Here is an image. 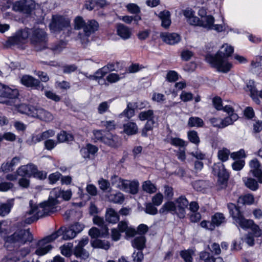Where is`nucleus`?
<instances>
[{"label": "nucleus", "mask_w": 262, "mask_h": 262, "mask_svg": "<svg viewBox=\"0 0 262 262\" xmlns=\"http://www.w3.org/2000/svg\"><path fill=\"white\" fill-rule=\"evenodd\" d=\"M233 48L228 44L223 45L215 55L207 54L205 60L219 72L228 73L232 68V64L228 60L233 53Z\"/></svg>", "instance_id": "nucleus-1"}, {"label": "nucleus", "mask_w": 262, "mask_h": 262, "mask_svg": "<svg viewBox=\"0 0 262 262\" xmlns=\"http://www.w3.org/2000/svg\"><path fill=\"white\" fill-rule=\"evenodd\" d=\"M56 204L57 202L55 200L50 199L36 207L31 206L30 210L25 215V220L17 222L16 226L17 228L25 227L26 224H31L40 217L50 215L56 211Z\"/></svg>", "instance_id": "nucleus-2"}, {"label": "nucleus", "mask_w": 262, "mask_h": 262, "mask_svg": "<svg viewBox=\"0 0 262 262\" xmlns=\"http://www.w3.org/2000/svg\"><path fill=\"white\" fill-rule=\"evenodd\" d=\"M227 207L233 223L236 226H239L243 229L249 228L253 231L255 236H261V231L259 227L252 220L246 219L239 207L233 203H229Z\"/></svg>", "instance_id": "nucleus-3"}, {"label": "nucleus", "mask_w": 262, "mask_h": 262, "mask_svg": "<svg viewBox=\"0 0 262 262\" xmlns=\"http://www.w3.org/2000/svg\"><path fill=\"white\" fill-rule=\"evenodd\" d=\"M14 224V227L17 230L12 234L8 236L5 238V246L7 248L10 246L18 248L20 246L25 244L27 242H31L33 240V235L30 232L29 229H22L21 227L17 228Z\"/></svg>", "instance_id": "nucleus-4"}, {"label": "nucleus", "mask_w": 262, "mask_h": 262, "mask_svg": "<svg viewBox=\"0 0 262 262\" xmlns=\"http://www.w3.org/2000/svg\"><path fill=\"white\" fill-rule=\"evenodd\" d=\"M30 41L35 51H41L46 50L48 42V34L43 29H34L32 32Z\"/></svg>", "instance_id": "nucleus-5"}, {"label": "nucleus", "mask_w": 262, "mask_h": 262, "mask_svg": "<svg viewBox=\"0 0 262 262\" xmlns=\"http://www.w3.org/2000/svg\"><path fill=\"white\" fill-rule=\"evenodd\" d=\"M19 176L33 177L39 180H44L47 178V173L45 171H39L37 167L33 164H28L19 167L17 170Z\"/></svg>", "instance_id": "nucleus-6"}, {"label": "nucleus", "mask_w": 262, "mask_h": 262, "mask_svg": "<svg viewBox=\"0 0 262 262\" xmlns=\"http://www.w3.org/2000/svg\"><path fill=\"white\" fill-rule=\"evenodd\" d=\"M18 95L17 89H11L0 83V103L12 106Z\"/></svg>", "instance_id": "nucleus-7"}, {"label": "nucleus", "mask_w": 262, "mask_h": 262, "mask_svg": "<svg viewBox=\"0 0 262 262\" xmlns=\"http://www.w3.org/2000/svg\"><path fill=\"white\" fill-rule=\"evenodd\" d=\"M59 233H61L60 230L39 241L36 245L35 253L38 256H42L48 253L52 248L49 243L56 239L59 236Z\"/></svg>", "instance_id": "nucleus-8"}, {"label": "nucleus", "mask_w": 262, "mask_h": 262, "mask_svg": "<svg viewBox=\"0 0 262 262\" xmlns=\"http://www.w3.org/2000/svg\"><path fill=\"white\" fill-rule=\"evenodd\" d=\"M70 26V20L69 18L59 15L52 16L50 24V28L53 32H60Z\"/></svg>", "instance_id": "nucleus-9"}, {"label": "nucleus", "mask_w": 262, "mask_h": 262, "mask_svg": "<svg viewBox=\"0 0 262 262\" xmlns=\"http://www.w3.org/2000/svg\"><path fill=\"white\" fill-rule=\"evenodd\" d=\"M34 7V2L33 0H21L13 4L12 10L15 12L30 14Z\"/></svg>", "instance_id": "nucleus-10"}, {"label": "nucleus", "mask_w": 262, "mask_h": 262, "mask_svg": "<svg viewBox=\"0 0 262 262\" xmlns=\"http://www.w3.org/2000/svg\"><path fill=\"white\" fill-rule=\"evenodd\" d=\"M99 28L98 23L94 19L88 20L84 28V35L79 34V38L82 44L89 42V37Z\"/></svg>", "instance_id": "nucleus-11"}, {"label": "nucleus", "mask_w": 262, "mask_h": 262, "mask_svg": "<svg viewBox=\"0 0 262 262\" xmlns=\"http://www.w3.org/2000/svg\"><path fill=\"white\" fill-rule=\"evenodd\" d=\"M29 36V32L27 30H20L17 31L15 34L10 37L6 41V46L11 47L24 43L27 40Z\"/></svg>", "instance_id": "nucleus-12"}, {"label": "nucleus", "mask_w": 262, "mask_h": 262, "mask_svg": "<svg viewBox=\"0 0 262 262\" xmlns=\"http://www.w3.org/2000/svg\"><path fill=\"white\" fill-rule=\"evenodd\" d=\"M213 172L214 174L218 176V181L222 185L226 184L229 174L225 169L224 165L222 163H218L214 164L212 168Z\"/></svg>", "instance_id": "nucleus-13"}, {"label": "nucleus", "mask_w": 262, "mask_h": 262, "mask_svg": "<svg viewBox=\"0 0 262 262\" xmlns=\"http://www.w3.org/2000/svg\"><path fill=\"white\" fill-rule=\"evenodd\" d=\"M20 81L23 85L27 87H30L41 91H42L44 89L43 85L40 83L38 79L30 75H24L21 77Z\"/></svg>", "instance_id": "nucleus-14"}, {"label": "nucleus", "mask_w": 262, "mask_h": 262, "mask_svg": "<svg viewBox=\"0 0 262 262\" xmlns=\"http://www.w3.org/2000/svg\"><path fill=\"white\" fill-rule=\"evenodd\" d=\"M177 203V215L180 218L183 219L185 216V209L188 205V201L187 199L183 195L178 198L176 201Z\"/></svg>", "instance_id": "nucleus-15"}, {"label": "nucleus", "mask_w": 262, "mask_h": 262, "mask_svg": "<svg viewBox=\"0 0 262 262\" xmlns=\"http://www.w3.org/2000/svg\"><path fill=\"white\" fill-rule=\"evenodd\" d=\"M33 110L34 111V114L33 115V117H36L41 120L46 122H50L54 118L53 115L51 113L41 107L35 106V109H33Z\"/></svg>", "instance_id": "nucleus-16"}, {"label": "nucleus", "mask_w": 262, "mask_h": 262, "mask_svg": "<svg viewBox=\"0 0 262 262\" xmlns=\"http://www.w3.org/2000/svg\"><path fill=\"white\" fill-rule=\"evenodd\" d=\"M66 42L62 40L50 43L48 42L46 49L51 51L54 54H58L66 48Z\"/></svg>", "instance_id": "nucleus-17"}, {"label": "nucleus", "mask_w": 262, "mask_h": 262, "mask_svg": "<svg viewBox=\"0 0 262 262\" xmlns=\"http://www.w3.org/2000/svg\"><path fill=\"white\" fill-rule=\"evenodd\" d=\"M164 42L169 45H174L180 40V36L177 33H162L160 34Z\"/></svg>", "instance_id": "nucleus-18"}, {"label": "nucleus", "mask_w": 262, "mask_h": 262, "mask_svg": "<svg viewBox=\"0 0 262 262\" xmlns=\"http://www.w3.org/2000/svg\"><path fill=\"white\" fill-rule=\"evenodd\" d=\"M89 234L93 238L97 239L99 237H104L108 235V229L107 227H104L103 229L92 227L90 229Z\"/></svg>", "instance_id": "nucleus-19"}, {"label": "nucleus", "mask_w": 262, "mask_h": 262, "mask_svg": "<svg viewBox=\"0 0 262 262\" xmlns=\"http://www.w3.org/2000/svg\"><path fill=\"white\" fill-rule=\"evenodd\" d=\"M18 98H16V100L15 101L13 105L16 106L17 110L18 112L21 114H26L28 116L33 117V115L34 114V111L33 109H35V106H31L30 105H27L26 104H20L19 105H16L15 103L16 101H17Z\"/></svg>", "instance_id": "nucleus-20"}, {"label": "nucleus", "mask_w": 262, "mask_h": 262, "mask_svg": "<svg viewBox=\"0 0 262 262\" xmlns=\"http://www.w3.org/2000/svg\"><path fill=\"white\" fill-rule=\"evenodd\" d=\"M117 34L122 39L126 40L130 37L132 31L128 27L119 24L117 26Z\"/></svg>", "instance_id": "nucleus-21"}, {"label": "nucleus", "mask_w": 262, "mask_h": 262, "mask_svg": "<svg viewBox=\"0 0 262 262\" xmlns=\"http://www.w3.org/2000/svg\"><path fill=\"white\" fill-rule=\"evenodd\" d=\"M107 200L110 202L115 204H122L124 201V196L123 194L120 192L116 193L109 192L105 195Z\"/></svg>", "instance_id": "nucleus-22"}, {"label": "nucleus", "mask_w": 262, "mask_h": 262, "mask_svg": "<svg viewBox=\"0 0 262 262\" xmlns=\"http://www.w3.org/2000/svg\"><path fill=\"white\" fill-rule=\"evenodd\" d=\"M158 17L162 21L161 26L165 29L169 28L171 23L170 12L167 10L161 11Z\"/></svg>", "instance_id": "nucleus-23"}, {"label": "nucleus", "mask_w": 262, "mask_h": 262, "mask_svg": "<svg viewBox=\"0 0 262 262\" xmlns=\"http://www.w3.org/2000/svg\"><path fill=\"white\" fill-rule=\"evenodd\" d=\"M126 185L124 186L123 191L129 192L130 193L135 194L138 192L139 183L137 181H129L127 180Z\"/></svg>", "instance_id": "nucleus-24"}, {"label": "nucleus", "mask_w": 262, "mask_h": 262, "mask_svg": "<svg viewBox=\"0 0 262 262\" xmlns=\"http://www.w3.org/2000/svg\"><path fill=\"white\" fill-rule=\"evenodd\" d=\"M112 185L121 190H123L124 186L126 185L127 180L123 179L116 174H114L110 178Z\"/></svg>", "instance_id": "nucleus-25"}, {"label": "nucleus", "mask_w": 262, "mask_h": 262, "mask_svg": "<svg viewBox=\"0 0 262 262\" xmlns=\"http://www.w3.org/2000/svg\"><path fill=\"white\" fill-rule=\"evenodd\" d=\"M214 23V18L211 15L202 16L200 21V27H202L207 30L213 29V24Z\"/></svg>", "instance_id": "nucleus-26"}, {"label": "nucleus", "mask_w": 262, "mask_h": 262, "mask_svg": "<svg viewBox=\"0 0 262 262\" xmlns=\"http://www.w3.org/2000/svg\"><path fill=\"white\" fill-rule=\"evenodd\" d=\"M105 220L109 223L115 224L119 220L118 213L113 208H108L105 213Z\"/></svg>", "instance_id": "nucleus-27"}, {"label": "nucleus", "mask_w": 262, "mask_h": 262, "mask_svg": "<svg viewBox=\"0 0 262 262\" xmlns=\"http://www.w3.org/2000/svg\"><path fill=\"white\" fill-rule=\"evenodd\" d=\"M138 132V127L135 122H129L123 125V132L129 136L136 134Z\"/></svg>", "instance_id": "nucleus-28"}, {"label": "nucleus", "mask_w": 262, "mask_h": 262, "mask_svg": "<svg viewBox=\"0 0 262 262\" xmlns=\"http://www.w3.org/2000/svg\"><path fill=\"white\" fill-rule=\"evenodd\" d=\"M250 166L251 168L250 172H251L253 176L256 178V179H257L259 174H262V170L260 168V164L257 160L255 159L251 160L250 162Z\"/></svg>", "instance_id": "nucleus-29"}, {"label": "nucleus", "mask_w": 262, "mask_h": 262, "mask_svg": "<svg viewBox=\"0 0 262 262\" xmlns=\"http://www.w3.org/2000/svg\"><path fill=\"white\" fill-rule=\"evenodd\" d=\"M145 243L146 238L144 236L136 237L132 241V246L139 251H142L145 248Z\"/></svg>", "instance_id": "nucleus-30"}, {"label": "nucleus", "mask_w": 262, "mask_h": 262, "mask_svg": "<svg viewBox=\"0 0 262 262\" xmlns=\"http://www.w3.org/2000/svg\"><path fill=\"white\" fill-rule=\"evenodd\" d=\"M177 208L176 205L173 202H167L163 204L159 210L160 213H165L167 212H171L172 214H177Z\"/></svg>", "instance_id": "nucleus-31"}, {"label": "nucleus", "mask_w": 262, "mask_h": 262, "mask_svg": "<svg viewBox=\"0 0 262 262\" xmlns=\"http://www.w3.org/2000/svg\"><path fill=\"white\" fill-rule=\"evenodd\" d=\"M225 223L226 218L222 213L216 212L211 217V224L213 225L214 228L215 226H220Z\"/></svg>", "instance_id": "nucleus-32"}, {"label": "nucleus", "mask_w": 262, "mask_h": 262, "mask_svg": "<svg viewBox=\"0 0 262 262\" xmlns=\"http://www.w3.org/2000/svg\"><path fill=\"white\" fill-rule=\"evenodd\" d=\"M73 254L77 257L83 259L88 258L89 256V253L83 247L76 246L73 250Z\"/></svg>", "instance_id": "nucleus-33"}, {"label": "nucleus", "mask_w": 262, "mask_h": 262, "mask_svg": "<svg viewBox=\"0 0 262 262\" xmlns=\"http://www.w3.org/2000/svg\"><path fill=\"white\" fill-rule=\"evenodd\" d=\"M243 182L245 186L252 191H255L258 188V180L251 178H243Z\"/></svg>", "instance_id": "nucleus-34"}, {"label": "nucleus", "mask_w": 262, "mask_h": 262, "mask_svg": "<svg viewBox=\"0 0 262 262\" xmlns=\"http://www.w3.org/2000/svg\"><path fill=\"white\" fill-rule=\"evenodd\" d=\"M57 139L59 142H69L72 141L74 139L73 135L69 134L66 131H61L57 136Z\"/></svg>", "instance_id": "nucleus-35"}, {"label": "nucleus", "mask_w": 262, "mask_h": 262, "mask_svg": "<svg viewBox=\"0 0 262 262\" xmlns=\"http://www.w3.org/2000/svg\"><path fill=\"white\" fill-rule=\"evenodd\" d=\"M156 122L154 118L147 121L141 130V136L144 137H147L148 136L147 132L152 130Z\"/></svg>", "instance_id": "nucleus-36"}, {"label": "nucleus", "mask_w": 262, "mask_h": 262, "mask_svg": "<svg viewBox=\"0 0 262 262\" xmlns=\"http://www.w3.org/2000/svg\"><path fill=\"white\" fill-rule=\"evenodd\" d=\"M91 245L94 248H102L105 250L108 249L110 247L108 241L99 239H95L92 241Z\"/></svg>", "instance_id": "nucleus-37"}, {"label": "nucleus", "mask_w": 262, "mask_h": 262, "mask_svg": "<svg viewBox=\"0 0 262 262\" xmlns=\"http://www.w3.org/2000/svg\"><path fill=\"white\" fill-rule=\"evenodd\" d=\"M204 125L203 120L198 117H191L188 121V125L190 127H201Z\"/></svg>", "instance_id": "nucleus-38"}, {"label": "nucleus", "mask_w": 262, "mask_h": 262, "mask_svg": "<svg viewBox=\"0 0 262 262\" xmlns=\"http://www.w3.org/2000/svg\"><path fill=\"white\" fill-rule=\"evenodd\" d=\"M59 230H60L61 233H59V236L62 233V238L64 240L72 239L77 235L71 226L69 228L66 229L64 231H62V228H60Z\"/></svg>", "instance_id": "nucleus-39"}, {"label": "nucleus", "mask_w": 262, "mask_h": 262, "mask_svg": "<svg viewBox=\"0 0 262 262\" xmlns=\"http://www.w3.org/2000/svg\"><path fill=\"white\" fill-rule=\"evenodd\" d=\"M154 111L151 110L141 112L138 115V118L141 121L149 120L154 118Z\"/></svg>", "instance_id": "nucleus-40"}, {"label": "nucleus", "mask_w": 262, "mask_h": 262, "mask_svg": "<svg viewBox=\"0 0 262 262\" xmlns=\"http://www.w3.org/2000/svg\"><path fill=\"white\" fill-rule=\"evenodd\" d=\"M238 118V116L237 114H230V116L222 119V124L223 128H225L226 126L231 125L234 121L237 120Z\"/></svg>", "instance_id": "nucleus-41"}, {"label": "nucleus", "mask_w": 262, "mask_h": 262, "mask_svg": "<svg viewBox=\"0 0 262 262\" xmlns=\"http://www.w3.org/2000/svg\"><path fill=\"white\" fill-rule=\"evenodd\" d=\"M72 248L73 244L71 243L63 245L60 247L61 254L66 257H70L72 255Z\"/></svg>", "instance_id": "nucleus-42"}, {"label": "nucleus", "mask_w": 262, "mask_h": 262, "mask_svg": "<svg viewBox=\"0 0 262 262\" xmlns=\"http://www.w3.org/2000/svg\"><path fill=\"white\" fill-rule=\"evenodd\" d=\"M135 114V110L133 107L132 103L129 102L127 105V107L123 112L120 114V116H124L129 119L132 118Z\"/></svg>", "instance_id": "nucleus-43"}, {"label": "nucleus", "mask_w": 262, "mask_h": 262, "mask_svg": "<svg viewBox=\"0 0 262 262\" xmlns=\"http://www.w3.org/2000/svg\"><path fill=\"white\" fill-rule=\"evenodd\" d=\"M12 205L10 202L0 204V215L5 216L10 212Z\"/></svg>", "instance_id": "nucleus-44"}, {"label": "nucleus", "mask_w": 262, "mask_h": 262, "mask_svg": "<svg viewBox=\"0 0 262 262\" xmlns=\"http://www.w3.org/2000/svg\"><path fill=\"white\" fill-rule=\"evenodd\" d=\"M142 187L144 191L149 193H153L157 190L156 187L150 181H145Z\"/></svg>", "instance_id": "nucleus-45"}, {"label": "nucleus", "mask_w": 262, "mask_h": 262, "mask_svg": "<svg viewBox=\"0 0 262 262\" xmlns=\"http://www.w3.org/2000/svg\"><path fill=\"white\" fill-rule=\"evenodd\" d=\"M191 184L193 188L198 191H202L206 186V182L204 180L195 181L192 182Z\"/></svg>", "instance_id": "nucleus-46"}, {"label": "nucleus", "mask_w": 262, "mask_h": 262, "mask_svg": "<svg viewBox=\"0 0 262 262\" xmlns=\"http://www.w3.org/2000/svg\"><path fill=\"white\" fill-rule=\"evenodd\" d=\"M86 24V22H85L82 17L77 16L74 19V29L76 30L83 29L84 30Z\"/></svg>", "instance_id": "nucleus-47"}, {"label": "nucleus", "mask_w": 262, "mask_h": 262, "mask_svg": "<svg viewBox=\"0 0 262 262\" xmlns=\"http://www.w3.org/2000/svg\"><path fill=\"white\" fill-rule=\"evenodd\" d=\"M144 211L150 215H156L158 213V209L151 203H147L145 204Z\"/></svg>", "instance_id": "nucleus-48"}, {"label": "nucleus", "mask_w": 262, "mask_h": 262, "mask_svg": "<svg viewBox=\"0 0 262 262\" xmlns=\"http://www.w3.org/2000/svg\"><path fill=\"white\" fill-rule=\"evenodd\" d=\"M229 155L230 151L227 148H223L222 150H220L217 152V157L222 162L226 161L229 158Z\"/></svg>", "instance_id": "nucleus-49"}, {"label": "nucleus", "mask_w": 262, "mask_h": 262, "mask_svg": "<svg viewBox=\"0 0 262 262\" xmlns=\"http://www.w3.org/2000/svg\"><path fill=\"white\" fill-rule=\"evenodd\" d=\"M98 183L99 188L103 191H106L108 189H111L110 183L106 179L100 178L98 180Z\"/></svg>", "instance_id": "nucleus-50"}, {"label": "nucleus", "mask_w": 262, "mask_h": 262, "mask_svg": "<svg viewBox=\"0 0 262 262\" xmlns=\"http://www.w3.org/2000/svg\"><path fill=\"white\" fill-rule=\"evenodd\" d=\"M126 8L127 11L132 14H139L141 12L140 7L135 4H128L126 5Z\"/></svg>", "instance_id": "nucleus-51"}, {"label": "nucleus", "mask_w": 262, "mask_h": 262, "mask_svg": "<svg viewBox=\"0 0 262 262\" xmlns=\"http://www.w3.org/2000/svg\"><path fill=\"white\" fill-rule=\"evenodd\" d=\"M188 138L189 141L195 144L200 142V139L196 131L191 130L188 133Z\"/></svg>", "instance_id": "nucleus-52"}, {"label": "nucleus", "mask_w": 262, "mask_h": 262, "mask_svg": "<svg viewBox=\"0 0 262 262\" xmlns=\"http://www.w3.org/2000/svg\"><path fill=\"white\" fill-rule=\"evenodd\" d=\"M62 194V190L59 188H56L54 189L50 192V195L49 198V199H53L56 200L57 202V204L58 203V201L57 199L59 198H61Z\"/></svg>", "instance_id": "nucleus-53"}, {"label": "nucleus", "mask_w": 262, "mask_h": 262, "mask_svg": "<svg viewBox=\"0 0 262 262\" xmlns=\"http://www.w3.org/2000/svg\"><path fill=\"white\" fill-rule=\"evenodd\" d=\"M246 90L250 92V96L258 93V91L254 84V81L252 80H249L247 83Z\"/></svg>", "instance_id": "nucleus-54"}, {"label": "nucleus", "mask_w": 262, "mask_h": 262, "mask_svg": "<svg viewBox=\"0 0 262 262\" xmlns=\"http://www.w3.org/2000/svg\"><path fill=\"white\" fill-rule=\"evenodd\" d=\"M180 255L185 262H192L191 251L190 250H183L180 252Z\"/></svg>", "instance_id": "nucleus-55"}, {"label": "nucleus", "mask_w": 262, "mask_h": 262, "mask_svg": "<svg viewBox=\"0 0 262 262\" xmlns=\"http://www.w3.org/2000/svg\"><path fill=\"white\" fill-rule=\"evenodd\" d=\"M209 122L213 127L218 128H223L222 119L221 118L213 117L209 119Z\"/></svg>", "instance_id": "nucleus-56"}, {"label": "nucleus", "mask_w": 262, "mask_h": 262, "mask_svg": "<svg viewBox=\"0 0 262 262\" xmlns=\"http://www.w3.org/2000/svg\"><path fill=\"white\" fill-rule=\"evenodd\" d=\"M254 199L252 195L247 194L244 195L242 198H239L238 199V202L242 201L244 204H252L254 202Z\"/></svg>", "instance_id": "nucleus-57"}, {"label": "nucleus", "mask_w": 262, "mask_h": 262, "mask_svg": "<svg viewBox=\"0 0 262 262\" xmlns=\"http://www.w3.org/2000/svg\"><path fill=\"white\" fill-rule=\"evenodd\" d=\"M163 200V194L161 193H158L155 194L152 198V204L155 206H160Z\"/></svg>", "instance_id": "nucleus-58"}, {"label": "nucleus", "mask_w": 262, "mask_h": 262, "mask_svg": "<svg viewBox=\"0 0 262 262\" xmlns=\"http://www.w3.org/2000/svg\"><path fill=\"white\" fill-rule=\"evenodd\" d=\"M166 79L170 82H173L178 80V74L174 71H169L166 75Z\"/></svg>", "instance_id": "nucleus-59"}, {"label": "nucleus", "mask_w": 262, "mask_h": 262, "mask_svg": "<svg viewBox=\"0 0 262 262\" xmlns=\"http://www.w3.org/2000/svg\"><path fill=\"white\" fill-rule=\"evenodd\" d=\"M93 221L94 223L99 226L101 229H103V228L104 227H107L106 225H105V222L102 217H101L98 215H94Z\"/></svg>", "instance_id": "nucleus-60"}, {"label": "nucleus", "mask_w": 262, "mask_h": 262, "mask_svg": "<svg viewBox=\"0 0 262 262\" xmlns=\"http://www.w3.org/2000/svg\"><path fill=\"white\" fill-rule=\"evenodd\" d=\"M61 177V174L59 172L51 173L49 175L48 179L50 184L56 183Z\"/></svg>", "instance_id": "nucleus-61"}, {"label": "nucleus", "mask_w": 262, "mask_h": 262, "mask_svg": "<svg viewBox=\"0 0 262 262\" xmlns=\"http://www.w3.org/2000/svg\"><path fill=\"white\" fill-rule=\"evenodd\" d=\"M134 262H142L144 255L142 251H135L132 254Z\"/></svg>", "instance_id": "nucleus-62"}, {"label": "nucleus", "mask_w": 262, "mask_h": 262, "mask_svg": "<svg viewBox=\"0 0 262 262\" xmlns=\"http://www.w3.org/2000/svg\"><path fill=\"white\" fill-rule=\"evenodd\" d=\"M56 145L57 142L53 139H47L44 142L45 148L48 150L53 149Z\"/></svg>", "instance_id": "nucleus-63"}, {"label": "nucleus", "mask_w": 262, "mask_h": 262, "mask_svg": "<svg viewBox=\"0 0 262 262\" xmlns=\"http://www.w3.org/2000/svg\"><path fill=\"white\" fill-rule=\"evenodd\" d=\"M45 95L48 99H51L55 102H58L60 100V97L52 91H46L45 92Z\"/></svg>", "instance_id": "nucleus-64"}]
</instances>
